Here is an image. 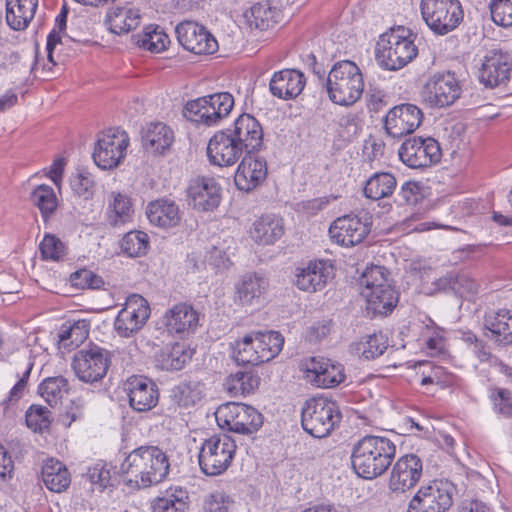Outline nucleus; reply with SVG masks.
Wrapping results in <instances>:
<instances>
[{
    "instance_id": "25",
    "label": "nucleus",
    "mask_w": 512,
    "mask_h": 512,
    "mask_svg": "<svg viewBox=\"0 0 512 512\" xmlns=\"http://www.w3.org/2000/svg\"><path fill=\"white\" fill-rule=\"evenodd\" d=\"M482 333L497 347L512 345V310L502 308L486 311L483 317Z\"/></svg>"
},
{
    "instance_id": "29",
    "label": "nucleus",
    "mask_w": 512,
    "mask_h": 512,
    "mask_svg": "<svg viewBox=\"0 0 512 512\" xmlns=\"http://www.w3.org/2000/svg\"><path fill=\"white\" fill-rule=\"evenodd\" d=\"M305 85L306 77L300 70L286 68L274 72L269 90L278 99L291 100L301 94Z\"/></svg>"
},
{
    "instance_id": "49",
    "label": "nucleus",
    "mask_w": 512,
    "mask_h": 512,
    "mask_svg": "<svg viewBox=\"0 0 512 512\" xmlns=\"http://www.w3.org/2000/svg\"><path fill=\"white\" fill-rule=\"evenodd\" d=\"M488 399L491 403L493 412L502 418H512V392L509 389L501 387H490Z\"/></svg>"
},
{
    "instance_id": "47",
    "label": "nucleus",
    "mask_w": 512,
    "mask_h": 512,
    "mask_svg": "<svg viewBox=\"0 0 512 512\" xmlns=\"http://www.w3.org/2000/svg\"><path fill=\"white\" fill-rule=\"evenodd\" d=\"M388 348V338L382 332L373 333L364 337L357 344L356 350L365 360H374L381 356Z\"/></svg>"
},
{
    "instance_id": "61",
    "label": "nucleus",
    "mask_w": 512,
    "mask_h": 512,
    "mask_svg": "<svg viewBox=\"0 0 512 512\" xmlns=\"http://www.w3.org/2000/svg\"><path fill=\"white\" fill-rule=\"evenodd\" d=\"M70 185L72 190L85 199L93 194L94 180L89 173H79L71 178Z\"/></svg>"
},
{
    "instance_id": "59",
    "label": "nucleus",
    "mask_w": 512,
    "mask_h": 512,
    "mask_svg": "<svg viewBox=\"0 0 512 512\" xmlns=\"http://www.w3.org/2000/svg\"><path fill=\"white\" fill-rule=\"evenodd\" d=\"M400 202L407 205H417L424 199V186L420 182H405L398 193Z\"/></svg>"
},
{
    "instance_id": "33",
    "label": "nucleus",
    "mask_w": 512,
    "mask_h": 512,
    "mask_svg": "<svg viewBox=\"0 0 512 512\" xmlns=\"http://www.w3.org/2000/svg\"><path fill=\"white\" fill-rule=\"evenodd\" d=\"M366 298L367 310L373 315H387L393 311L399 301V293L392 285H384L376 290H361Z\"/></svg>"
},
{
    "instance_id": "19",
    "label": "nucleus",
    "mask_w": 512,
    "mask_h": 512,
    "mask_svg": "<svg viewBox=\"0 0 512 512\" xmlns=\"http://www.w3.org/2000/svg\"><path fill=\"white\" fill-rule=\"evenodd\" d=\"M333 276V266L328 261L310 260L295 268L293 283L301 291L315 293L323 290Z\"/></svg>"
},
{
    "instance_id": "14",
    "label": "nucleus",
    "mask_w": 512,
    "mask_h": 512,
    "mask_svg": "<svg viewBox=\"0 0 512 512\" xmlns=\"http://www.w3.org/2000/svg\"><path fill=\"white\" fill-rule=\"evenodd\" d=\"M400 160L412 169L430 167L441 159V148L434 138L414 137L405 140L398 151Z\"/></svg>"
},
{
    "instance_id": "10",
    "label": "nucleus",
    "mask_w": 512,
    "mask_h": 512,
    "mask_svg": "<svg viewBox=\"0 0 512 512\" xmlns=\"http://www.w3.org/2000/svg\"><path fill=\"white\" fill-rule=\"evenodd\" d=\"M128 146V134L119 128H110L98 135L92 154L94 163L103 170L114 169L125 159Z\"/></svg>"
},
{
    "instance_id": "20",
    "label": "nucleus",
    "mask_w": 512,
    "mask_h": 512,
    "mask_svg": "<svg viewBox=\"0 0 512 512\" xmlns=\"http://www.w3.org/2000/svg\"><path fill=\"white\" fill-rule=\"evenodd\" d=\"M179 44L194 54H211L218 47L217 41L206 28L193 21H183L175 28Z\"/></svg>"
},
{
    "instance_id": "51",
    "label": "nucleus",
    "mask_w": 512,
    "mask_h": 512,
    "mask_svg": "<svg viewBox=\"0 0 512 512\" xmlns=\"http://www.w3.org/2000/svg\"><path fill=\"white\" fill-rule=\"evenodd\" d=\"M33 368V363L28 362L25 371L17 383L11 388L8 396L0 403L3 412L7 414L11 408L23 397L24 391Z\"/></svg>"
},
{
    "instance_id": "43",
    "label": "nucleus",
    "mask_w": 512,
    "mask_h": 512,
    "mask_svg": "<svg viewBox=\"0 0 512 512\" xmlns=\"http://www.w3.org/2000/svg\"><path fill=\"white\" fill-rule=\"evenodd\" d=\"M30 200L39 209L45 222L55 214L58 207V199L54 189L46 184L35 187L30 194Z\"/></svg>"
},
{
    "instance_id": "44",
    "label": "nucleus",
    "mask_w": 512,
    "mask_h": 512,
    "mask_svg": "<svg viewBox=\"0 0 512 512\" xmlns=\"http://www.w3.org/2000/svg\"><path fill=\"white\" fill-rule=\"evenodd\" d=\"M255 335V346L259 348V354L265 362L274 359L282 350L284 337L277 331H253Z\"/></svg>"
},
{
    "instance_id": "48",
    "label": "nucleus",
    "mask_w": 512,
    "mask_h": 512,
    "mask_svg": "<svg viewBox=\"0 0 512 512\" xmlns=\"http://www.w3.org/2000/svg\"><path fill=\"white\" fill-rule=\"evenodd\" d=\"M120 246L129 257L144 256L149 249V236L143 231H130L123 236Z\"/></svg>"
},
{
    "instance_id": "37",
    "label": "nucleus",
    "mask_w": 512,
    "mask_h": 512,
    "mask_svg": "<svg viewBox=\"0 0 512 512\" xmlns=\"http://www.w3.org/2000/svg\"><path fill=\"white\" fill-rule=\"evenodd\" d=\"M41 475L46 488L52 492L61 493L71 483V476L67 467L53 458L44 462Z\"/></svg>"
},
{
    "instance_id": "52",
    "label": "nucleus",
    "mask_w": 512,
    "mask_h": 512,
    "mask_svg": "<svg viewBox=\"0 0 512 512\" xmlns=\"http://www.w3.org/2000/svg\"><path fill=\"white\" fill-rule=\"evenodd\" d=\"M70 283L78 289H99L104 285L101 276L89 269H79L70 275Z\"/></svg>"
},
{
    "instance_id": "30",
    "label": "nucleus",
    "mask_w": 512,
    "mask_h": 512,
    "mask_svg": "<svg viewBox=\"0 0 512 512\" xmlns=\"http://www.w3.org/2000/svg\"><path fill=\"white\" fill-rule=\"evenodd\" d=\"M164 318L168 332L179 336L194 333L199 324V313L187 302L173 305L166 311Z\"/></svg>"
},
{
    "instance_id": "1",
    "label": "nucleus",
    "mask_w": 512,
    "mask_h": 512,
    "mask_svg": "<svg viewBox=\"0 0 512 512\" xmlns=\"http://www.w3.org/2000/svg\"><path fill=\"white\" fill-rule=\"evenodd\" d=\"M170 462L158 446L143 445L132 450L122 461L120 473L129 486L147 488L166 479Z\"/></svg>"
},
{
    "instance_id": "27",
    "label": "nucleus",
    "mask_w": 512,
    "mask_h": 512,
    "mask_svg": "<svg viewBox=\"0 0 512 512\" xmlns=\"http://www.w3.org/2000/svg\"><path fill=\"white\" fill-rule=\"evenodd\" d=\"M126 390L129 398L130 407L134 411H150L158 403V386L154 381L147 377H131L127 382Z\"/></svg>"
},
{
    "instance_id": "26",
    "label": "nucleus",
    "mask_w": 512,
    "mask_h": 512,
    "mask_svg": "<svg viewBox=\"0 0 512 512\" xmlns=\"http://www.w3.org/2000/svg\"><path fill=\"white\" fill-rule=\"evenodd\" d=\"M243 151L226 129L217 131L207 145V157L212 165L229 167L234 165Z\"/></svg>"
},
{
    "instance_id": "63",
    "label": "nucleus",
    "mask_w": 512,
    "mask_h": 512,
    "mask_svg": "<svg viewBox=\"0 0 512 512\" xmlns=\"http://www.w3.org/2000/svg\"><path fill=\"white\" fill-rule=\"evenodd\" d=\"M479 290V284L477 281L469 277L468 275L456 273V283L453 287V292L460 296L469 294H476Z\"/></svg>"
},
{
    "instance_id": "53",
    "label": "nucleus",
    "mask_w": 512,
    "mask_h": 512,
    "mask_svg": "<svg viewBox=\"0 0 512 512\" xmlns=\"http://www.w3.org/2000/svg\"><path fill=\"white\" fill-rule=\"evenodd\" d=\"M27 426L34 432H41L50 426V411L40 405H32L25 415Z\"/></svg>"
},
{
    "instance_id": "62",
    "label": "nucleus",
    "mask_w": 512,
    "mask_h": 512,
    "mask_svg": "<svg viewBox=\"0 0 512 512\" xmlns=\"http://www.w3.org/2000/svg\"><path fill=\"white\" fill-rule=\"evenodd\" d=\"M365 98L370 113H379L388 105L387 94L378 88H369Z\"/></svg>"
},
{
    "instance_id": "58",
    "label": "nucleus",
    "mask_w": 512,
    "mask_h": 512,
    "mask_svg": "<svg viewBox=\"0 0 512 512\" xmlns=\"http://www.w3.org/2000/svg\"><path fill=\"white\" fill-rule=\"evenodd\" d=\"M170 40L168 35L158 29L147 31L140 40V46L153 53H159L167 48Z\"/></svg>"
},
{
    "instance_id": "6",
    "label": "nucleus",
    "mask_w": 512,
    "mask_h": 512,
    "mask_svg": "<svg viewBox=\"0 0 512 512\" xmlns=\"http://www.w3.org/2000/svg\"><path fill=\"white\" fill-rule=\"evenodd\" d=\"M237 450L235 440L227 433H218L205 439L200 447L198 462L207 476L223 474L232 464Z\"/></svg>"
},
{
    "instance_id": "57",
    "label": "nucleus",
    "mask_w": 512,
    "mask_h": 512,
    "mask_svg": "<svg viewBox=\"0 0 512 512\" xmlns=\"http://www.w3.org/2000/svg\"><path fill=\"white\" fill-rule=\"evenodd\" d=\"M39 247L44 259L59 260L66 255L65 244L55 235H45Z\"/></svg>"
},
{
    "instance_id": "24",
    "label": "nucleus",
    "mask_w": 512,
    "mask_h": 512,
    "mask_svg": "<svg viewBox=\"0 0 512 512\" xmlns=\"http://www.w3.org/2000/svg\"><path fill=\"white\" fill-rule=\"evenodd\" d=\"M422 473L421 458L416 454H406L394 464L389 479V488L393 492L404 493L416 486Z\"/></svg>"
},
{
    "instance_id": "13",
    "label": "nucleus",
    "mask_w": 512,
    "mask_h": 512,
    "mask_svg": "<svg viewBox=\"0 0 512 512\" xmlns=\"http://www.w3.org/2000/svg\"><path fill=\"white\" fill-rule=\"evenodd\" d=\"M148 301L139 294L127 297L124 307L118 312L114 329L120 337L130 338L137 334L150 317Z\"/></svg>"
},
{
    "instance_id": "60",
    "label": "nucleus",
    "mask_w": 512,
    "mask_h": 512,
    "mask_svg": "<svg viewBox=\"0 0 512 512\" xmlns=\"http://www.w3.org/2000/svg\"><path fill=\"white\" fill-rule=\"evenodd\" d=\"M87 477L93 485V489H97L99 492H102L110 485V470L107 469L106 465L103 463H97L93 467L89 468Z\"/></svg>"
},
{
    "instance_id": "50",
    "label": "nucleus",
    "mask_w": 512,
    "mask_h": 512,
    "mask_svg": "<svg viewBox=\"0 0 512 512\" xmlns=\"http://www.w3.org/2000/svg\"><path fill=\"white\" fill-rule=\"evenodd\" d=\"M362 290H376L384 285H391L387 280V271L381 266L367 267L360 277Z\"/></svg>"
},
{
    "instance_id": "45",
    "label": "nucleus",
    "mask_w": 512,
    "mask_h": 512,
    "mask_svg": "<svg viewBox=\"0 0 512 512\" xmlns=\"http://www.w3.org/2000/svg\"><path fill=\"white\" fill-rule=\"evenodd\" d=\"M68 391L69 383L63 376L48 377L38 387L39 394L51 407L60 403Z\"/></svg>"
},
{
    "instance_id": "5",
    "label": "nucleus",
    "mask_w": 512,
    "mask_h": 512,
    "mask_svg": "<svg viewBox=\"0 0 512 512\" xmlns=\"http://www.w3.org/2000/svg\"><path fill=\"white\" fill-rule=\"evenodd\" d=\"M342 418L336 402L324 397L308 399L301 411L303 429L315 438L328 436Z\"/></svg>"
},
{
    "instance_id": "4",
    "label": "nucleus",
    "mask_w": 512,
    "mask_h": 512,
    "mask_svg": "<svg viewBox=\"0 0 512 512\" xmlns=\"http://www.w3.org/2000/svg\"><path fill=\"white\" fill-rule=\"evenodd\" d=\"M323 87L329 99L341 106L356 103L364 91V80L360 68L350 60L336 62L330 69Z\"/></svg>"
},
{
    "instance_id": "54",
    "label": "nucleus",
    "mask_w": 512,
    "mask_h": 512,
    "mask_svg": "<svg viewBox=\"0 0 512 512\" xmlns=\"http://www.w3.org/2000/svg\"><path fill=\"white\" fill-rule=\"evenodd\" d=\"M489 8L495 24L502 27L512 26V0H491Z\"/></svg>"
},
{
    "instance_id": "3",
    "label": "nucleus",
    "mask_w": 512,
    "mask_h": 512,
    "mask_svg": "<svg viewBox=\"0 0 512 512\" xmlns=\"http://www.w3.org/2000/svg\"><path fill=\"white\" fill-rule=\"evenodd\" d=\"M416 34L409 28L397 26L380 35L375 56L379 65L390 71L405 67L418 55Z\"/></svg>"
},
{
    "instance_id": "64",
    "label": "nucleus",
    "mask_w": 512,
    "mask_h": 512,
    "mask_svg": "<svg viewBox=\"0 0 512 512\" xmlns=\"http://www.w3.org/2000/svg\"><path fill=\"white\" fill-rule=\"evenodd\" d=\"M173 400L180 407H190L196 402L194 392L190 385L180 384L172 390Z\"/></svg>"
},
{
    "instance_id": "16",
    "label": "nucleus",
    "mask_w": 512,
    "mask_h": 512,
    "mask_svg": "<svg viewBox=\"0 0 512 512\" xmlns=\"http://www.w3.org/2000/svg\"><path fill=\"white\" fill-rule=\"evenodd\" d=\"M371 216L348 214L337 218L329 228L332 240L342 246H354L361 243L370 232Z\"/></svg>"
},
{
    "instance_id": "46",
    "label": "nucleus",
    "mask_w": 512,
    "mask_h": 512,
    "mask_svg": "<svg viewBox=\"0 0 512 512\" xmlns=\"http://www.w3.org/2000/svg\"><path fill=\"white\" fill-rule=\"evenodd\" d=\"M188 495L186 491L176 489L162 497L156 498L152 503V512H186L188 509Z\"/></svg>"
},
{
    "instance_id": "7",
    "label": "nucleus",
    "mask_w": 512,
    "mask_h": 512,
    "mask_svg": "<svg viewBox=\"0 0 512 512\" xmlns=\"http://www.w3.org/2000/svg\"><path fill=\"white\" fill-rule=\"evenodd\" d=\"M233 106V96L228 92H219L187 102L183 116L188 121L211 126L227 117Z\"/></svg>"
},
{
    "instance_id": "21",
    "label": "nucleus",
    "mask_w": 512,
    "mask_h": 512,
    "mask_svg": "<svg viewBox=\"0 0 512 512\" xmlns=\"http://www.w3.org/2000/svg\"><path fill=\"white\" fill-rule=\"evenodd\" d=\"M257 153H245L235 172V186L242 192L254 191L267 177V161Z\"/></svg>"
},
{
    "instance_id": "39",
    "label": "nucleus",
    "mask_w": 512,
    "mask_h": 512,
    "mask_svg": "<svg viewBox=\"0 0 512 512\" xmlns=\"http://www.w3.org/2000/svg\"><path fill=\"white\" fill-rule=\"evenodd\" d=\"M105 24L112 33L121 35L137 28L139 15L132 9L116 7L107 13Z\"/></svg>"
},
{
    "instance_id": "9",
    "label": "nucleus",
    "mask_w": 512,
    "mask_h": 512,
    "mask_svg": "<svg viewBox=\"0 0 512 512\" xmlns=\"http://www.w3.org/2000/svg\"><path fill=\"white\" fill-rule=\"evenodd\" d=\"M112 353L96 344L77 351L72 360V368L77 378L85 383L101 382L111 365Z\"/></svg>"
},
{
    "instance_id": "36",
    "label": "nucleus",
    "mask_w": 512,
    "mask_h": 512,
    "mask_svg": "<svg viewBox=\"0 0 512 512\" xmlns=\"http://www.w3.org/2000/svg\"><path fill=\"white\" fill-rule=\"evenodd\" d=\"M174 141L172 129L162 122L151 123L142 135V145L148 152L163 154Z\"/></svg>"
},
{
    "instance_id": "8",
    "label": "nucleus",
    "mask_w": 512,
    "mask_h": 512,
    "mask_svg": "<svg viewBox=\"0 0 512 512\" xmlns=\"http://www.w3.org/2000/svg\"><path fill=\"white\" fill-rule=\"evenodd\" d=\"M420 10L427 26L437 35L452 32L463 20L459 0H421Z\"/></svg>"
},
{
    "instance_id": "38",
    "label": "nucleus",
    "mask_w": 512,
    "mask_h": 512,
    "mask_svg": "<svg viewBox=\"0 0 512 512\" xmlns=\"http://www.w3.org/2000/svg\"><path fill=\"white\" fill-rule=\"evenodd\" d=\"M268 285V280L257 273L245 274L236 285L237 298L242 305H250L266 292Z\"/></svg>"
},
{
    "instance_id": "42",
    "label": "nucleus",
    "mask_w": 512,
    "mask_h": 512,
    "mask_svg": "<svg viewBox=\"0 0 512 512\" xmlns=\"http://www.w3.org/2000/svg\"><path fill=\"white\" fill-rule=\"evenodd\" d=\"M255 335L252 332L237 340L233 346V357L238 364L259 365L265 363L259 348L255 346Z\"/></svg>"
},
{
    "instance_id": "34",
    "label": "nucleus",
    "mask_w": 512,
    "mask_h": 512,
    "mask_svg": "<svg viewBox=\"0 0 512 512\" xmlns=\"http://www.w3.org/2000/svg\"><path fill=\"white\" fill-rule=\"evenodd\" d=\"M146 215L152 225L164 229L177 226L181 220L178 205L166 199L150 202L146 209Z\"/></svg>"
},
{
    "instance_id": "17",
    "label": "nucleus",
    "mask_w": 512,
    "mask_h": 512,
    "mask_svg": "<svg viewBox=\"0 0 512 512\" xmlns=\"http://www.w3.org/2000/svg\"><path fill=\"white\" fill-rule=\"evenodd\" d=\"M305 378L320 388H334L345 380L344 368L324 357H311L301 363Z\"/></svg>"
},
{
    "instance_id": "12",
    "label": "nucleus",
    "mask_w": 512,
    "mask_h": 512,
    "mask_svg": "<svg viewBox=\"0 0 512 512\" xmlns=\"http://www.w3.org/2000/svg\"><path fill=\"white\" fill-rule=\"evenodd\" d=\"M461 93L459 80L448 71L430 76L421 90V98L429 107L444 108L452 105Z\"/></svg>"
},
{
    "instance_id": "31",
    "label": "nucleus",
    "mask_w": 512,
    "mask_h": 512,
    "mask_svg": "<svg viewBox=\"0 0 512 512\" xmlns=\"http://www.w3.org/2000/svg\"><path fill=\"white\" fill-rule=\"evenodd\" d=\"M193 351L184 342H174L162 347L154 356L157 368L163 371H179L192 359Z\"/></svg>"
},
{
    "instance_id": "32",
    "label": "nucleus",
    "mask_w": 512,
    "mask_h": 512,
    "mask_svg": "<svg viewBox=\"0 0 512 512\" xmlns=\"http://www.w3.org/2000/svg\"><path fill=\"white\" fill-rule=\"evenodd\" d=\"M284 234V224L281 217L275 214H265L259 217L250 230L251 238L259 245H272Z\"/></svg>"
},
{
    "instance_id": "11",
    "label": "nucleus",
    "mask_w": 512,
    "mask_h": 512,
    "mask_svg": "<svg viewBox=\"0 0 512 512\" xmlns=\"http://www.w3.org/2000/svg\"><path fill=\"white\" fill-rule=\"evenodd\" d=\"M454 491L449 481H431L417 491L407 512H446L453 504Z\"/></svg>"
},
{
    "instance_id": "23",
    "label": "nucleus",
    "mask_w": 512,
    "mask_h": 512,
    "mask_svg": "<svg viewBox=\"0 0 512 512\" xmlns=\"http://www.w3.org/2000/svg\"><path fill=\"white\" fill-rule=\"evenodd\" d=\"M224 414V424L229 431L239 434H252L263 424V416L252 406L242 403H229L220 409Z\"/></svg>"
},
{
    "instance_id": "40",
    "label": "nucleus",
    "mask_w": 512,
    "mask_h": 512,
    "mask_svg": "<svg viewBox=\"0 0 512 512\" xmlns=\"http://www.w3.org/2000/svg\"><path fill=\"white\" fill-rule=\"evenodd\" d=\"M396 185V178L391 173L377 172L366 181L364 195L372 200H380L391 196Z\"/></svg>"
},
{
    "instance_id": "2",
    "label": "nucleus",
    "mask_w": 512,
    "mask_h": 512,
    "mask_svg": "<svg viewBox=\"0 0 512 512\" xmlns=\"http://www.w3.org/2000/svg\"><path fill=\"white\" fill-rule=\"evenodd\" d=\"M396 454L395 444L387 437L366 435L352 449L351 465L364 479H374L387 471Z\"/></svg>"
},
{
    "instance_id": "22",
    "label": "nucleus",
    "mask_w": 512,
    "mask_h": 512,
    "mask_svg": "<svg viewBox=\"0 0 512 512\" xmlns=\"http://www.w3.org/2000/svg\"><path fill=\"white\" fill-rule=\"evenodd\" d=\"M243 153L259 152L263 143V129L259 121L248 113L237 117L232 128L226 129Z\"/></svg>"
},
{
    "instance_id": "56",
    "label": "nucleus",
    "mask_w": 512,
    "mask_h": 512,
    "mask_svg": "<svg viewBox=\"0 0 512 512\" xmlns=\"http://www.w3.org/2000/svg\"><path fill=\"white\" fill-rule=\"evenodd\" d=\"M233 504L232 498L222 491H214L203 499V512H229Z\"/></svg>"
},
{
    "instance_id": "35",
    "label": "nucleus",
    "mask_w": 512,
    "mask_h": 512,
    "mask_svg": "<svg viewBox=\"0 0 512 512\" xmlns=\"http://www.w3.org/2000/svg\"><path fill=\"white\" fill-rule=\"evenodd\" d=\"M38 0H6V23L14 31L25 30L35 16Z\"/></svg>"
},
{
    "instance_id": "41",
    "label": "nucleus",
    "mask_w": 512,
    "mask_h": 512,
    "mask_svg": "<svg viewBox=\"0 0 512 512\" xmlns=\"http://www.w3.org/2000/svg\"><path fill=\"white\" fill-rule=\"evenodd\" d=\"M90 322L85 319L74 321L72 324L64 323L59 331V344L68 349H74L82 344L88 337Z\"/></svg>"
},
{
    "instance_id": "18",
    "label": "nucleus",
    "mask_w": 512,
    "mask_h": 512,
    "mask_svg": "<svg viewBox=\"0 0 512 512\" xmlns=\"http://www.w3.org/2000/svg\"><path fill=\"white\" fill-rule=\"evenodd\" d=\"M512 71V54L501 49L489 50L479 69V81L485 87L494 88L506 84Z\"/></svg>"
},
{
    "instance_id": "28",
    "label": "nucleus",
    "mask_w": 512,
    "mask_h": 512,
    "mask_svg": "<svg viewBox=\"0 0 512 512\" xmlns=\"http://www.w3.org/2000/svg\"><path fill=\"white\" fill-rule=\"evenodd\" d=\"M220 186L212 177H197L188 187L187 193L192 206L199 211H212L221 201Z\"/></svg>"
},
{
    "instance_id": "55",
    "label": "nucleus",
    "mask_w": 512,
    "mask_h": 512,
    "mask_svg": "<svg viewBox=\"0 0 512 512\" xmlns=\"http://www.w3.org/2000/svg\"><path fill=\"white\" fill-rule=\"evenodd\" d=\"M233 389L241 390L243 394L254 392L259 384L260 378L252 370L237 371L230 375Z\"/></svg>"
},
{
    "instance_id": "15",
    "label": "nucleus",
    "mask_w": 512,
    "mask_h": 512,
    "mask_svg": "<svg viewBox=\"0 0 512 512\" xmlns=\"http://www.w3.org/2000/svg\"><path fill=\"white\" fill-rule=\"evenodd\" d=\"M423 112L415 104L402 103L391 108L383 118L387 136L400 139L412 134L422 123Z\"/></svg>"
}]
</instances>
